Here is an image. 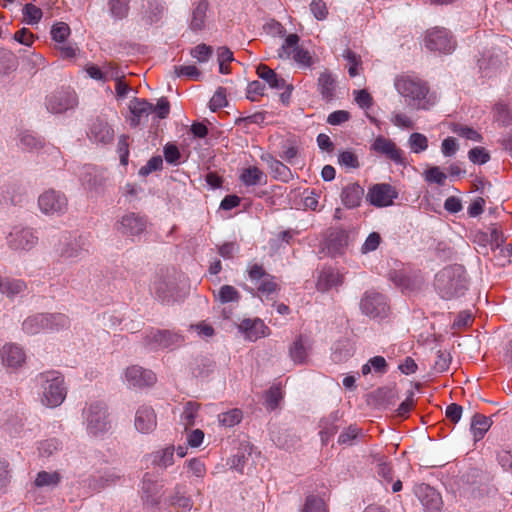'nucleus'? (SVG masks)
Masks as SVG:
<instances>
[{
  "label": "nucleus",
  "mask_w": 512,
  "mask_h": 512,
  "mask_svg": "<svg viewBox=\"0 0 512 512\" xmlns=\"http://www.w3.org/2000/svg\"><path fill=\"white\" fill-rule=\"evenodd\" d=\"M394 88L405 102L418 110H429L437 103V96L430 91L426 81L417 75L401 73L394 78Z\"/></svg>",
  "instance_id": "1"
},
{
  "label": "nucleus",
  "mask_w": 512,
  "mask_h": 512,
  "mask_svg": "<svg viewBox=\"0 0 512 512\" xmlns=\"http://www.w3.org/2000/svg\"><path fill=\"white\" fill-rule=\"evenodd\" d=\"M41 404L49 408L60 406L67 395L64 378L58 371H45L34 378Z\"/></svg>",
  "instance_id": "2"
},
{
  "label": "nucleus",
  "mask_w": 512,
  "mask_h": 512,
  "mask_svg": "<svg viewBox=\"0 0 512 512\" xmlns=\"http://www.w3.org/2000/svg\"><path fill=\"white\" fill-rule=\"evenodd\" d=\"M434 287L444 300H451L464 295L468 288L466 271L461 265L444 267L435 275Z\"/></svg>",
  "instance_id": "3"
},
{
  "label": "nucleus",
  "mask_w": 512,
  "mask_h": 512,
  "mask_svg": "<svg viewBox=\"0 0 512 512\" xmlns=\"http://www.w3.org/2000/svg\"><path fill=\"white\" fill-rule=\"evenodd\" d=\"M82 418L88 435L94 437L104 435L111 428L108 409L102 401L87 403L83 409Z\"/></svg>",
  "instance_id": "4"
},
{
  "label": "nucleus",
  "mask_w": 512,
  "mask_h": 512,
  "mask_svg": "<svg viewBox=\"0 0 512 512\" xmlns=\"http://www.w3.org/2000/svg\"><path fill=\"white\" fill-rule=\"evenodd\" d=\"M248 273L250 280L256 286V296L262 302L274 300L279 289L274 276L266 273L264 268L257 264L251 266ZM253 295L255 296V293Z\"/></svg>",
  "instance_id": "5"
},
{
  "label": "nucleus",
  "mask_w": 512,
  "mask_h": 512,
  "mask_svg": "<svg viewBox=\"0 0 512 512\" xmlns=\"http://www.w3.org/2000/svg\"><path fill=\"white\" fill-rule=\"evenodd\" d=\"M300 38L297 34H289L278 51L280 58H292L300 67L310 68L314 60L310 52L299 46Z\"/></svg>",
  "instance_id": "6"
},
{
  "label": "nucleus",
  "mask_w": 512,
  "mask_h": 512,
  "mask_svg": "<svg viewBox=\"0 0 512 512\" xmlns=\"http://www.w3.org/2000/svg\"><path fill=\"white\" fill-rule=\"evenodd\" d=\"M38 207L47 216H61L68 209V200L64 193L48 189L39 195Z\"/></svg>",
  "instance_id": "7"
},
{
  "label": "nucleus",
  "mask_w": 512,
  "mask_h": 512,
  "mask_svg": "<svg viewBox=\"0 0 512 512\" xmlns=\"http://www.w3.org/2000/svg\"><path fill=\"white\" fill-rule=\"evenodd\" d=\"M361 312L373 319H382L388 316L389 305L386 298L376 291H366L359 303Z\"/></svg>",
  "instance_id": "8"
},
{
  "label": "nucleus",
  "mask_w": 512,
  "mask_h": 512,
  "mask_svg": "<svg viewBox=\"0 0 512 512\" xmlns=\"http://www.w3.org/2000/svg\"><path fill=\"white\" fill-rule=\"evenodd\" d=\"M424 45L430 51L448 54L455 49L456 42L447 29L435 27L426 32Z\"/></svg>",
  "instance_id": "9"
},
{
  "label": "nucleus",
  "mask_w": 512,
  "mask_h": 512,
  "mask_svg": "<svg viewBox=\"0 0 512 512\" xmlns=\"http://www.w3.org/2000/svg\"><path fill=\"white\" fill-rule=\"evenodd\" d=\"M182 338L177 333L168 330L151 329L147 332L144 345L150 351H158L179 346Z\"/></svg>",
  "instance_id": "10"
},
{
  "label": "nucleus",
  "mask_w": 512,
  "mask_h": 512,
  "mask_svg": "<svg viewBox=\"0 0 512 512\" xmlns=\"http://www.w3.org/2000/svg\"><path fill=\"white\" fill-rule=\"evenodd\" d=\"M146 226V219L135 212L125 213L114 224L118 233L131 239L139 237L145 231Z\"/></svg>",
  "instance_id": "11"
},
{
  "label": "nucleus",
  "mask_w": 512,
  "mask_h": 512,
  "mask_svg": "<svg viewBox=\"0 0 512 512\" xmlns=\"http://www.w3.org/2000/svg\"><path fill=\"white\" fill-rule=\"evenodd\" d=\"M6 239L8 246L15 251H29L38 243L36 232L22 226L13 227Z\"/></svg>",
  "instance_id": "12"
},
{
  "label": "nucleus",
  "mask_w": 512,
  "mask_h": 512,
  "mask_svg": "<svg viewBox=\"0 0 512 512\" xmlns=\"http://www.w3.org/2000/svg\"><path fill=\"white\" fill-rule=\"evenodd\" d=\"M123 380L130 388H145L154 385L157 377L152 370L131 365L125 369Z\"/></svg>",
  "instance_id": "13"
},
{
  "label": "nucleus",
  "mask_w": 512,
  "mask_h": 512,
  "mask_svg": "<svg viewBox=\"0 0 512 512\" xmlns=\"http://www.w3.org/2000/svg\"><path fill=\"white\" fill-rule=\"evenodd\" d=\"M151 294L160 302L170 304L177 299V286L174 280L156 276L150 286Z\"/></svg>",
  "instance_id": "14"
},
{
  "label": "nucleus",
  "mask_w": 512,
  "mask_h": 512,
  "mask_svg": "<svg viewBox=\"0 0 512 512\" xmlns=\"http://www.w3.org/2000/svg\"><path fill=\"white\" fill-rule=\"evenodd\" d=\"M77 105V96L71 89H63L51 94L46 101V107L51 113L59 114Z\"/></svg>",
  "instance_id": "15"
},
{
  "label": "nucleus",
  "mask_w": 512,
  "mask_h": 512,
  "mask_svg": "<svg viewBox=\"0 0 512 512\" xmlns=\"http://www.w3.org/2000/svg\"><path fill=\"white\" fill-rule=\"evenodd\" d=\"M396 197L397 192L395 189L386 183L373 185L367 193V200L376 207L390 206Z\"/></svg>",
  "instance_id": "16"
},
{
  "label": "nucleus",
  "mask_w": 512,
  "mask_h": 512,
  "mask_svg": "<svg viewBox=\"0 0 512 512\" xmlns=\"http://www.w3.org/2000/svg\"><path fill=\"white\" fill-rule=\"evenodd\" d=\"M134 426L142 434L152 433L157 427V416L154 409L146 404L140 405L135 412Z\"/></svg>",
  "instance_id": "17"
},
{
  "label": "nucleus",
  "mask_w": 512,
  "mask_h": 512,
  "mask_svg": "<svg viewBox=\"0 0 512 512\" xmlns=\"http://www.w3.org/2000/svg\"><path fill=\"white\" fill-rule=\"evenodd\" d=\"M371 149L376 153L385 155L396 164L405 165V157L403 151L388 138L378 136L374 140Z\"/></svg>",
  "instance_id": "18"
},
{
  "label": "nucleus",
  "mask_w": 512,
  "mask_h": 512,
  "mask_svg": "<svg viewBox=\"0 0 512 512\" xmlns=\"http://www.w3.org/2000/svg\"><path fill=\"white\" fill-rule=\"evenodd\" d=\"M238 329L247 340L252 342L267 337L271 333L270 328L259 318L242 320Z\"/></svg>",
  "instance_id": "19"
},
{
  "label": "nucleus",
  "mask_w": 512,
  "mask_h": 512,
  "mask_svg": "<svg viewBox=\"0 0 512 512\" xmlns=\"http://www.w3.org/2000/svg\"><path fill=\"white\" fill-rule=\"evenodd\" d=\"M312 341L306 335H298L289 347V357L296 365L307 363Z\"/></svg>",
  "instance_id": "20"
},
{
  "label": "nucleus",
  "mask_w": 512,
  "mask_h": 512,
  "mask_svg": "<svg viewBox=\"0 0 512 512\" xmlns=\"http://www.w3.org/2000/svg\"><path fill=\"white\" fill-rule=\"evenodd\" d=\"M416 494L420 499L426 512H439L442 508L441 495L431 486L421 484L416 489Z\"/></svg>",
  "instance_id": "21"
},
{
  "label": "nucleus",
  "mask_w": 512,
  "mask_h": 512,
  "mask_svg": "<svg viewBox=\"0 0 512 512\" xmlns=\"http://www.w3.org/2000/svg\"><path fill=\"white\" fill-rule=\"evenodd\" d=\"M2 363L11 369L21 367L26 361V353L24 349L13 343L5 344L0 350Z\"/></svg>",
  "instance_id": "22"
},
{
  "label": "nucleus",
  "mask_w": 512,
  "mask_h": 512,
  "mask_svg": "<svg viewBox=\"0 0 512 512\" xmlns=\"http://www.w3.org/2000/svg\"><path fill=\"white\" fill-rule=\"evenodd\" d=\"M82 185L91 192L101 194L104 191L105 177L93 166H85L80 174Z\"/></svg>",
  "instance_id": "23"
},
{
  "label": "nucleus",
  "mask_w": 512,
  "mask_h": 512,
  "mask_svg": "<svg viewBox=\"0 0 512 512\" xmlns=\"http://www.w3.org/2000/svg\"><path fill=\"white\" fill-rule=\"evenodd\" d=\"M82 185L91 192L101 194L104 191L105 177L93 166H85L80 174Z\"/></svg>",
  "instance_id": "24"
},
{
  "label": "nucleus",
  "mask_w": 512,
  "mask_h": 512,
  "mask_svg": "<svg viewBox=\"0 0 512 512\" xmlns=\"http://www.w3.org/2000/svg\"><path fill=\"white\" fill-rule=\"evenodd\" d=\"M163 485L153 480L151 475L146 473L142 480L141 495L142 499L150 505H156L162 495Z\"/></svg>",
  "instance_id": "25"
},
{
  "label": "nucleus",
  "mask_w": 512,
  "mask_h": 512,
  "mask_svg": "<svg viewBox=\"0 0 512 512\" xmlns=\"http://www.w3.org/2000/svg\"><path fill=\"white\" fill-rule=\"evenodd\" d=\"M343 281L344 276L337 269L331 267L324 268L319 274L317 280V289L319 291L325 292L331 288L341 286Z\"/></svg>",
  "instance_id": "26"
},
{
  "label": "nucleus",
  "mask_w": 512,
  "mask_h": 512,
  "mask_svg": "<svg viewBox=\"0 0 512 512\" xmlns=\"http://www.w3.org/2000/svg\"><path fill=\"white\" fill-rule=\"evenodd\" d=\"M129 110L131 112L130 123L136 126L153 112V105L146 100L134 98L129 103Z\"/></svg>",
  "instance_id": "27"
},
{
  "label": "nucleus",
  "mask_w": 512,
  "mask_h": 512,
  "mask_svg": "<svg viewBox=\"0 0 512 512\" xmlns=\"http://www.w3.org/2000/svg\"><path fill=\"white\" fill-rule=\"evenodd\" d=\"M88 135L94 142L108 144L113 140L114 132L106 122L97 119L92 123Z\"/></svg>",
  "instance_id": "28"
},
{
  "label": "nucleus",
  "mask_w": 512,
  "mask_h": 512,
  "mask_svg": "<svg viewBox=\"0 0 512 512\" xmlns=\"http://www.w3.org/2000/svg\"><path fill=\"white\" fill-rule=\"evenodd\" d=\"M363 195V188L357 183H351L343 188L341 200L345 207L352 209L360 205Z\"/></svg>",
  "instance_id": "29"
},
{
  "label": "nucleus",
  "mask_w": 512,
  "mask_h": 512,
  "mask_svg": "<svg viewBox=\"0 0 512 512\" xmlns=\"http://www.w3.org/2000/svg\"><path fill=\"white\" fill-rule=\"evenodd\" d=\"M239 179L245 186L264 185L267 182L266 174L257 166L243 168Z\"/></svg>",
  "instance_id": "30"
},
{
  "label": "nucleus",
  "mask_w": 512,
  "mask_h": 512,
  "mask_svg": "<svg viewBox=\"0 0 512 512\" xmlns=\"http://www.w3.org/2000/svg\"><path fill=\"white\" fill-rule=\"evenodd\" d=\"M86 244L82 237L70 239L65 237L63 247L61 248L60 254L64 258H76L79 257L84 251H86Z\"/></svg>",
  "instance_id": "31"
},
{
  "label": "nucleus",
  "mask_w": 512,
  "mask_h": 512,
  "mask_svg": "<svg viewBox=\"0 0 512 512\" xmlns=\"http://www.w3.org/2000/svg\"><path fill=\"white\" fill-rule=\"evenodd\" d=\"M208 6L209 4L206 0H199L194 4L190 21V28L192 30L199 31L205 27Z\"/></svg>",
  "instance_id": "32"
},
{
  "label": "nucleus",
  "mask_w": 512,
  "mask_h": 512,
  "mask_svg": "<svg viewBox=\"0 0 512 512\" xmlns=\"http://www.w3.org/2000/svg\"><path fill=\"white\" fill-rule=\"evenodd\" d=\"M257 75L265 81L270 88L282 89L285 87V80L278 76L276 72L270 69L267 65L261 64L257 67Z\"/></svg>",
  "instance_id": "33"
},
{
  "label": "nucleus",
  "mask_w": 512,
  "mask_h": 512,
  "mask_svg": "<svg viewBox=\"0 0 512 512\" xmlns=\"http://www.w3.org/2000/svg\"><path fill=\"white\" fill-rule=\"evenodd\" d=\"M45 314H35L27 317L22 323V330L28 335H36L45 332Z\"/></svg>",
  "instance_id": "34"
},
{
  "label": "nucleus",
  "mask_w": 512,
  "mask_h": 512,
  "mask_svg": "<svg viewBox=\"0 0 512 512\" xmlns=\"http://www.w3.org/2000/svg\"><path fill=\"white\" fill-rule=\"evenodd\" d=\"M174 452L173 446H167L163 449L157 450L151 454L152 464L160 468H168L174 463Z\"/></svg>",
  "instance_id": "35"
},
{
  "label": "nucleus",
  "mask_w": 512,
  "mask_h": 512,
  "mask_svg": "<svg viewBox=\"0 0 512 512\" xmlns=\"http://www.w3.org/2000/svg\"><path fill=\"white\" fill-rule=\"evenodd\" d=\"M45 332H58L70 325L69 318L62 313L45 314Z\"/></svg>",
  "instance_id": "36"
},
{
  "label": "nucleus",
  "mask_w": 512,
  "mask_h": 512,
  "mask_svg": "<svg viewBox=\"0 0 512 512\" xmlns=\"http://www.w3.org/2000/svg\"><path fill=\"white\" fill-rule=\"evenodd\" d=\"M337 415H330L328 418H324L320 422V437L323 444H327L331 437H333L338 431Z\"/></svg>",
  "instance_id": "37"
},
{
  "label": "nucleus",
  "mask_w": 512,
  "mask_h": 512,
  "mask_svg": "<svg viewBox=\"0 0 512 512\" xmlns=\"http://www.w3.org/2000/svg\"><path fill=\"white\" fill-rule=\"evenodd\" d=\"M199 408L200 405L193 401H189L184 405L183 412L180 416V422L184 426L185 430H188V428L195 424Z\"/></svg>",
  "instance_id": "38"
},
{
  "label": "nucleus",
  "mask_w": 512,
  "mask_h": 512,
  "mask_svg": "<svg viewBox=\"0 0 512 512\" xmlns=\"http://www.w3.org/2000/svg\"><path fill=\"white\" fill-rule=\"evenodd\" d=\"M27 289L26 283L21 279H4V285L1 288V293L9 298L23 294Z\"/></svg>",
  "instance_id": "39"
},
{
  "label": "nucleus",
  "mask_w": 512,
  "mask_h": 512,
  "mask_svg": "<svg viewBox=\"0 0 512 512\" xmlns=\"http://www.w3.org/2000/svg\"><path fill=\"white\" fill-rule=\"evenodd\" d=\"M491 426V421L488 417L476 414L471 423V431L474 436V440L478 441L481 440L485 433L488 431V429Z\"/></svg>",
  "instance_id": "40"
},
{
  "label": "nucleus",
  "mask_w": 512,
  "mask_h": 512,
  "mask_svg": "<svg viewBox=\"0 0 512 512\" xmlns=\"http://www.w3.org/2000/svg\"><path fill=\"white\" fill-rule=\"evenodd\" d=\"M318 89L325 99H331L334 96L335 79L331 73L324 71L320 74L318 78Z\"/></svg>",
  "instance_id": "41"
},
{
  "label": "nucleus",
  "mask_w": 512,
  "mask_h": 512,
  "mask_svg": "<svg viewBox=\"0 0 512 512\" xmlns=\"http://www.w3.org/2000/svg\"><path fill=\"white\" fill-rule=\"evenodd\" d=\"M129 4L130 0H108L110 15L116 20L127 17L130 9Z\"/></svg>",
  "instance_id": "42"
},
{
  "label": "nucleus",
  "mask_w": 512,
  "mask_h": 512,
  "mask_svg": "<svg viewBox=\"0 0 512 512\" xmlns=\"http://www.w3.org/2000/svg\"><path fill=\"white\" fill-rule=\"evenodd\" d=\"M215 297L222 304L230 303V302L238 303L241 299V295L238 292V290L231 285H223L219 289V291H218L217 295H215Z\"/></svg>",
  "instance_id": "43"
},
{
  "label": "nucleus",
  "mask_w": 512,
  "mask_h": 512,
  "mask_svg": "<svg viewBox=\"0 0 512 512\" xmlns=\"http://www.w3.org/2000/svg\"><path fill=\"white\" fill-rule=\"evenodd\" d=\"M122 475L116 469L105 471L102 475L99 476L98 479H95L94 488L102 489L111 485H115L120 479Z\"/></svg>",
  "instance_id": "44"
},
{
  "label": "nucleus",
  "mask_w": 512,
  "mask_h": 512,
  "mask_svg": "<svg viewBox=\"0 0 512 512\" xmlns=\"http://www.w3.org/2000/svg\"><path fill=\"white\" fill-rule=\"evenodd\" d=\"M343 58L347 61L349 75L351 77L359 75L360 70L362 69L361 57L352 50L346 49L343 53Z\"/></svg>",
  "instance_id": "45"
},
{
  "label": "nucleus",
  "mask_w": 512,
  "mask_h": 512,
  "mask_svg": "<svg viewBox=\"0 0 512 512\" xmlns=\"http://www.w3.org/2000/svg\"><path fill=\"white\" fill-rule=\"evenodd\" d=\"M300 512H328V510L322 498L315 495H309L306 497Z\"/></svg>",
  "instance_id": "46"
},
{
  "label": "nucleus",
  "mask_w": 512,
  "mask_h": 512,
  "mask_svg": "<svg viewBox=\"0 0 512 512\" xmlns=\"http://www.w3.org/2000/svg\"><path fill=\"white\" fill-rule=\"evenodd\" d=\"M19 146L25 151H35L42 148V141L35 135L25 132L20 135Z\"/></svg>",
  "instance_id": "47"
},
{
  "label": "nucleus",
  "mask_w": 512,
  "mask_h": 512,
  "mask_svg": "<svg viewBox=\"0 0 512 512\" xmlns=\"http://www.w3.org/2000/svg\"><path fill=\"white\" fill-rule=\"evenodd\" d=\"M269 168L276 179L288 181L291 177L290 169L279 160L271 158L268 162Z\"/></svg>",
  "instance_id": "48"
},
{
  "label": "nucleus",
  "mask_w": 512,
  "mask_h": 512,
  "mask_svg": "<svg viewBox=\"0 0 512 512\" xmlns=\"http://www.w3.org/2000/svg\"><path fill=\"white\" fill-rule=\"evenodd\" d=\"M60 479L61 476L58 472L41 471L37 474L35 485L37 487L56 486Z\"/></svg>",
  "instance_id": "49"
},
{
  "label": "nucleus",
  "mask_w": 512,
  "mask_h": 512,
  "mask_svg": "<svg viewBox=\"0 0 512 512\" xmlns=\"http://www.w3.org/2000/svg\"><path fill=\"white\" fill-rule=\"evenodd\" d=\"M361 430L355 426L350 425L348 428L343 430L338 437V444L343 446H351L354 441L360 435Z\"/></svg>",
  "instance_id": "50"
},
{
  "label": "nucleus",
  "mask_w": 512,
  "mask_h": 512,
  "mask_svg": "<svg viewBox=\"0 0 512 512\" xmlns=\"http://www.w3.org/2000/svg\"><path fill=\"white\" fill-rule=\"evenodd\" d=\"M71 30L65 22H57L52 26L51 37L58 43H64L70 36Z\"/></svg>",
  "instance_id": "51"
},
{
  "label": "nucleus",
  "mask_w": 512,
  "mask_h": 512,
  "mask_svg": "<svg viewBox=\"0 0 512 512\" xmlns=\"http://www.w3.org/2000/svg\"><path fill=\"white\" fill-rule=\"evenodd\" d=\"M24 21L29 25L37 24L42 18V10L34 4H26L23 8Z\"/></svg>",
  "instance_id": "52"
},
{
  "label": "nucleus",
  "mask_w": 512,
  "mask_h": 512,
  "mask_svg": "<svg viewBox=\"0 0 512 512\" xmlns=\"http://www.w3.org/2000/svg\"><path fill=\"white\" fill-rule=\"evenodd\" d=\"M242 419V412L239 409H232L218 416L221 425L225 427H233Z\"/></svg>",
  "instance_id": "53"
},
{
  "label": "nucleus",
  "mask_w": 512,
  "mask_h": 512,
  "mask_svg": "<svg viewBox=\"0 0 512 512\" xmlns=\"http://www.w3.org/2000/svg\"><path fill=\"white\" fill-rule=\"evenodd\" d=\"M409 146L412 152L421 153L428 148V139L421 133H412L409 137Z\"/></svg>",
  "instance_id": "54"
},
{
  "label": "nucleus",
  "mask_w": 512,
  "mask_h": 512,
  "mask_svg": "<svg viewBox=\"0 0 512 512\" xmlns=\"http://www.w3.org/2000/svg\"><path fill=\"white\" fill-rule=\"evenodd\" d=\"M212 53H213L212 47L208 46L204 43L195 46L190 51V55L194 59H196L199 63L207 62L211 58Z\"/></svg>",
  "instance_id": "55"
},
{
  "label": "nucleus",
  "mask_w": 512,
  "mask_h": 512,
  "mask_svg": "<svg viewBox=\"0 0 512 512\" xmlns=\"http://www.w3.org/2000/svg\"><path fill=\"white\" fill-rule=\"evenodd\" d=\"M424 177L427 182L438 185H444L447 178L446 174L438 166L428 168L424 172Z\"/></svg>",
  "instance_id": "56"
},
{
  "label": "nucleus",
  "mask_w": 512,
  "mask_h": 512,
  "mask_svg": "<svg viewBox=\"0 0 512 512\" xmlns=\"http://www.w3.org/2000/svg\"><path fill=\"white\" fill-rule=\"evenodd\" d=\"M353 96L354 101L361 109L367 110L372 107L374 103L373 97L366 89L354 90Z\"/></svg>",
  "instance_id": "57"
},
{
  "label": "nucleus",
  "mask_w": 512,
  "mask_h": 512,
  "mask_svg": "<svg viewBox=\"0 0 512 512\" xmlns=\"http://www.w3.org/2000/svg\"><path fill=\"white\" fill-rule=\"evenodd\" d=\"M228 101L226 97V90L223 87H219L209 102V108L212 111H217L218 109H221L225 106H227Z\"/></svg>",
  "instance_id": "58"
},
{
  "label": "nucleus",
  "mask_w": 512,
  "mask_h": 512,
  "mask_svg": "<svg viewBox=\"0 0 512 512\" xmlns=\"http://www.w3.org/2000/svg\"><path fill=\"white\" fill-rule=\"evenodd\" d=\"M453 132L456 133L460 137H463L468 140H472L474 142L481 141V135L476 130H474L471 127L462 125V124L455 125L453 128Z\"/></svg>",
  "instance_id": "59"
},
{
  "label": "nucleus",
  "mask_w": 512,
  "mask_h": 512,
  "mask_svg": "<svg viewBox=\"0 0 512 512\" xmlns=\"http://www.w3.org/2000/svg\"><path fill=\"white\" fill-rule=\"evenodd\" d=\"M175 73L177 76L181 77H187L191 80H200L201 78V72L195 65H182V66H176L175 67Z\"/></svg>",
  "instance_id": "60"
},
{
  "label": "nucleus",
  "mask_w": 512,
  "mask_h": 512,
  "mask_svg": "<svg viewBox=\"0 0 512 512\" xmlns=\"http://www.w3.org/2000/svg\"><path fill=\"white\" fill-rule=\"evenodd\" d=\"M170 504L181 508L184 511H189L193 506V502L190 497L180 494L179 487H176L175 495L171 496Z\"/></svg>",
  "instance_id": "61"
},
{
  "label": "nucleus",
  "mask_w": 512,
  "mask_h": 512,
  "mask_svg": "<svg viewBox=\"0 0 512 512\" xmlns=\"http://www.w3.org/2000/svg\"><path fill=\"white\" fill-rule=\"evenodd\" d=\"M16 66V61L11 53L0 51V75H5L13 70Z\"/></svg>",
  "instance_id": "62"
},
{
  "label": "nucleus",
  "mask_w": 512,
  "mask_h": 512,
  "mask_svg": "<svg viewBox=\"0 0 512 512\" xmlns=\"http://www.w3.org/2000/svg\"><path fill=\"white\" fill-rule=\"evenodd\" d=\"M186 466L195 477L203 478L206 474L205 464L199 458H192L186 461Z\"/></svg>",
  "instance_id": "63"
},
{
  "label": "nucleus",
  "mask_w": 512,
  "mask_h": 512,
  "mask_svg": "<svg viewBox=\"0 0 512 512\" xmlns=\"http://www.w3.org/2000/svg\"><path fill=\"white\" fill-rule=\"evenodd\" d=\"M497 461L505 471L512 472V450H500L497 453Z\"/></svg>",
  "instance_id": "64"
}]
</instances>
